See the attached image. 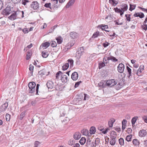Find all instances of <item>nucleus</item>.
<instances>
[{
  "mask_svg": "<svg viewBox=\"0 0 147 147\" xmlns=\"http://www.w3.org/2000/svg\"><path fill=\"white\" fill-rule=\"evenodd\" d=\"M40 144V142L38 141H36L34 144V147H38L39 145Z\"/></svg>",
  "mask_w": 147,
  "mask_h": 147,
  "instance_id": "55",
  "label": "nucleus"
},
{
  "mask_svg": "<svg viewBox=\"0 0 147 147\" xmlns=\"http://www.w3.org/2000/svg\"><path fill=\"white\" fill-rule=\"evenodd\" d=\"M115 121V120L114 119H111L108 122V125L110 127H111L113 126V123Z\"/></svg>",
  "mask_w": 147,
  "mask_h": 147,
  "instance_id": "23",
  "label": "nucleus"
},
{
  "mask_svg": "<svg viewBox=\"0 0 147 147\" xmlns=\"http://www.w3.org/2000/svg\"><path fill=\"white\" fill-rule=\"evenodd\" d=\"M61 80L63 83H64L67 82L68 80L67 77L66 75L63 74L61 75Z\"/></svg>",
  "mask_w": 147,
  "mask_h": 147,
  "instance_id": "11",
  "label": "nucleus"
},
{
  "mask_svg": "<svg viewBox=\"0 0 147 147\" xmlns=\"http://www.w3.org/2000/svg\"><path fill=\"white\" fill-rule=\"evenodd\" d=\"M103 82L105 83V82L104 81H102L98 84L99 86L101 88H102Z\"/></svg>",
  "mask_w": 147,
  "mask_h": 147,
  "instance_id": "63",
  "label": "nucleus"
},
{
  "mask_svg": "<svg viewBox=\"0 0 147 147\" xmlns=\"http://www.w3.org/2000/svg\"><path fill=\"white\" fill-rule=\"evenodd\" d=\"M129 5L130 7L129 8V10L130 11H132L136 7V5L130 4Z\"/></svg>",
  "mask_w": 147,
  "mask_h": 147,
  "instance_id": "35",
  "label": "nucleus"
},
{
  "mask_svg": "<svg viewBox=\"0 0 147 147\" xmlns=\"http://www.w3.org/2000/svg\"><path fill=\"white\" fill-rule=\"evenodd\" d=\"M9 114L7 113L6 115V119L7 121H9Z\"/></svg>",
  "mask_w": 147,
  "mask_h": 147,
  "instance_id": "60",
  "label": "nucleus"
},
{
  "mask_svg": "<svg viewBox=\"0 0 147 147\" xmlns=\"http://www.w3.org/2000/svg\"><path fill=\"white\" fill-rule=\"evenodd\" d=\"M146 131L144 129L140 130L139 132V136L141 137H144L147 134Z\"/></svg>",
  "mask_w": 147,
  "mask_h": 147,
  "instance_id": "12",
  "label": "nucleus"
},
{
  "mask_svg": "<svg viewBox=\"0 0 147 147\" xmlns=\"http://www.w3.org/2000/svg\"><path fill=\"white\" fill-rule=\"evenodd\" d=\"M47 86L48 88H49L52 89L53 87V82L51 81H48L47 83Z\"/></svg>",
  "mask_w": 147,
  "mask_h": 147,
  "instance_id": "20",
  "label": "nucleus"
},
{
  "mask_svg": "<svg viewBox=\"0 0 147 147\" xmlns=\"http://www.w3.org/2000/svg\"><path fill=\"white\" fill-rule=\"evenodd\" d=\"M22 31L24 34H26L28 32V30L27 28H24L23 29Z\"/></svg>",
  "mask_w": 147,
  "mask_h": 147,
  "instance_id": "64",
  "label": "nucleus"
},
{
  "mask_svg": "<svg viewBox=\"0 0 147 147\" xmlns=\"http://www.w3.org/2000/svg\"><path fill=\"white\" fill-rule=\"evenodd\" d=\"M39 86H40V85L38 84H37L36 86V95L39 94H38V90L39 87Z\"/></svg>",
  "mask_w": 147,
  "mask_h": 147,
  "instance_id": "51",
  "label": "nucleus"
},
{
  "mask_svg": "<svg viewBox=\"0 0 147 147\" xmlns=\"http://www.w3.org/2000/svg\"><path fill=\"white\" fill-rule=\"evenodd\" d=\"M29 88V93L34 94L35 92V87L36 86L35 83L34 82L29 83L28 85Z\"/></svg>",
  "mask_w": 147,
  "mask_h": 147,
  "instance_id": "3",
  "label": "nucleus"
},
{
  "mask_svg": "<svg viewBox=\"0 0 147 147\" xmlns=\"http://www.w3.org/2000/svg\"><path fill=\"white\" fill-rule=\"evenodd\" d=\"M11 14L10 16V20H13L16 19L17 16H20L19 15L22 14L21 17L23 18L24 17V13L23 11H15L14 10L11 11V9L10 7V14Z\"/></svg>",
  "mask_w": 147,
  "mask_h": 147,
  "instance_id": "1",
  "label": "nucleus"
},
{
  "mask_svg": "<svg viewBox=\"0 0 147 147\" xmlns=\"http://www.w3.org/2000/svg\"><path fill=\"white\" fill-rule=\"evenodd\" d=\"M45 70L44 69H42L38 72V74L39 75L41 76L45 75Z\"/></svg>",
  "mask_w": 147,
  "mask_h": 147,
  "instance_id": "45",
  "label": "nucleus"
},
{
  "mask_svg": "<svg viewBox=\"0 0 147 147\" xmlns=\"http://www.w3.org/2000/svg\"><path fill=\"white\" fill-rule=\"evenodd\" d=\"M132 137V135L131 134L127 136L126 138V140L127 142L130 141Z\"/></svg>",
  "mask_w": 147,
  "mask_h": 147,
  "instance_id": "38",
  "label": "nucleus"
},
{
  "mask_svg": "<svg viewBox=\"0 0 147 147\" xmlns=\"http://www.w3.org/2000/svg\"><path fill=\"white\" fill-rule=\"evenodd\" d=\"M69 35L71 38L74 39L78 37V34L75 32H73L69 33Z\"/></svg>",
  "mask_w": 147,
  "mask_h": 147,
  "instance_id": "16",
  "label": "nucleus"
},
{
  "mask_svg": "<svg viewBox=\"0 0 147 147\" xmlns=\"http://www.w3.org/2000/svg\"><path fill=\"white\" fill-rule=\"evenodd\" d=\"M144 66H140V67L139 68V69L138 70L137 72V75L139 76H140L141 75V73L142 72V71H143L144 70Z\"/></svg>",
  "mask_w": 147,
  "mask_h": 147,
  "instance_id": "17",
  "label": "nucleus"
},
{
  "mask_svg": "<svg viewBox=\"0 0 147 147\" xmlns=\"http://www.w3.org/2000/svg\"><path fill=\"white\" fill-rule=\"evenodd\" d=\"M50 43L49 42H46L42 44V46L45 47V49L48 48L50 45Z\"/></svg>",
  "mask_w": 147,
  "mask_h": 147,
  "instance_id": "30",
  "label": "nucleus"
},
{
  "mask_svg": "<svg viewBox=\"0 0 147 147\" xmlns=\"http://www.w3.org/2000/svg\"><path fill=\"white\" fill-rule=\"evenodd\" d=\"M121 9H119L117 7L114 8L115 11L117 13H120V15L121 16L123 14L124 12L127 10L128 9L127 5L125 4H122L121 5Z\"/></svg>",
  "mask_w": 147,
  "mask_h": 147,
  "instance_id": "2",
  "label": "nucleus"
},
{
  "mask_svg": "<svg viewBox=\"0 0 147 147\" xmlns=\"http://www.w3.org/2000/svg\"><path fill=\"white\" fill-rule=\"evenodd\" d=\"M30 7L34 9H37L39 7V4L37 1H34L31 4Z\"/></svg>",
  "mask_w": 147,
  "mask_h": 147,
  "instance_id": "7",
  "label": "nucleus"
},
{
  "mask_svg": "<svg viewBox=\"0 0 147 147\" xmlns=\"http://www.w3.org/2000/svg\"><path fill=\"white\" fill-rule=\"evenodd\" d=\"M63 73H62V72L60 71H59L57 72L56 74V79H58L59 76L60 75L61 76V75L63 74Z\"/></svg>",
  "mask_w": 147,
  "mask_h": 147,
  "instance_id": "42",
  "label": "nucleus"
},
{
  "mask_svg": "<svg viewBox=\"0 0 147 147\" xmlns=\"http://www.w3.org/2000/svg\"><path fill=\"white\" fill-rule=\"evenodd\" d=\"M42 56L43 58H46L49 55L48 52L47 51H42Z\"/></svg>",
  "mask_w": 147,
  "mask_h": 147,
  "instance_id": "33",
  "label": "nucleus"
},
{
  "mask_svg": "<svg viewBox=\"0 0 147 147\" xmlns=\"http://www.w3.org/2000/svg\"><path fill=\"white\" fill-rule=\"evenodd\" d=\"M84 53V48L83 47H81L78 49L76 53V58L79 59Z\"/></svg>",
  "mask_w": 147,
  "mask_h": 147,
  "instance_id": "5",
  "label": "nucleus"
},
{
  "mask_svg": "<svg viewBox=\"0 0 147 147\" xmlns=\"http://www.w3.org/2000/svg\"><path fill=\"white\" fill-rule=\"evenodd\" d=\"M71 4H71V3L69 2L67 3L65 7L66 8H69L70 6L72 5Z\"/></svg>",
  "mask_w": 147,
  "mask_h": 147,
  "instance_id": "62",
  "label": "nucleus"
},
{
  "mask_svg": "<svg viewBox=\"0 0 147 147\" xmlns=\"http://www.w3.org/2000/svg\"><path fill=\"white\" fill-rule=\"evenodd\" d=\"M58 44H60L63 42V39L61 36L57 37L56 38Z\"/></svg>",
  "mask_w": 147,
  "mask_h": 147,
  "instance_id": "28",
  "label": "nucleus"
},
{
  "mask_svg": "<svg viewBox=\"0 0 147 147\" xmlns=\"http://www.w3.org/2000/svg\"><path fill=\"white\" fill-rule=\"evenodd\" d=\"M107 60H111L114 62H116L118 61V59L113 56H111L107 57Z\"/></svg>",
  "mask_w": 147,
  "mask_h": 147,
  "instance_id": "19",
  "label": "nucleus"
},
{
  "mask_svg": "<svg viewBox=\"0 0 147 147\" xmlns=\"http://www.w3.org/2000/svg\"><path fill=\"white\" fill-rule=\"evenodd\" d=\"M109 3L114 6H116L118 3V1L115 0H109Z\"/></svg>",
  "mask_w": 147,
  "mask_h": 147,
  "instance_id": "21",
  "label": "nucleus"
},
{
  "mask_svg": "<svg viewBox=\"0 0 147 147\" xmlns=\"http://www.w3.org/2000/svg\"><path fill=\"white\" fill-rule=\"evenodd\" d=\"M134 16L135 17H139L140 18H142L144 17V14L142 12L138 13H135Z\"/></svg>",
  "mask_w": 147,
  "mask_h": 147,
  "instance_id": "18",
  "label": "nucleus"
},
{
  "mask_svg": "<svg viewBox=\"0 0 147 147\" xmlns=\"http://www.w3.org/2000/svg\"><path fill=\"white\" fill-rule=\"evenodd\" d=\"M100 142V139L98 138H96L95 140L94 144H96V145H98L99 143Z\"/></svg>",
  "mask_w": 147,
  "mask_h": 147,
  "instance_id": "52",
  "label": "nucleus"
},
{
  "mask_svg": "<svg viewBox=\"0 0 147 147\" xmlns=\"http://www.w3.org/2000/svg\"><path fill=\"white\" fill-rule=\"evenodd\" d=\"M100 35V32L99 31H97L95 32L93 34L92 37V38H96L98 36Z\"/></svg>",
  "mask_w": 147,
  "mask_h": 147,
  "instance_id": "32",
  "label": "nucleus"
},
{
  "mask_svg": "<svg viewBox=\"0 0 147 147\" xmlns=\"http://www.w3.org/2000/svg\"><path fill=\"white\" fill-rule=\"evenodd\" d=\"M51 46L53 47H56L57 46L56 42L55 41H52L51 44Z\"/></svg>",
  "mask_w": 147,
  "mask_h": 147,
  "instance_id": "50",
  "label": "nucleus"
},
{
  "mask_svg": "<svg viewBox=\"0 0 147 147\" xmlns=\"http://www.w3.org/2000/svg\"><path fill=\"white\" fill-rule=\"evenodd\" d=\"M117 83L114 79L108 80L105 83L106 85L107 86L110 87L114 86Z\"/></svg>",
  "mask_w": 147,
  "mask_h": 147,
  "instance_id": "6",
  "label": "nucleus"
},
{
  "mask_svg": "<svg viewBox=\"0 0 147 147\" xmlns=\"http://www.w3.org/2000/svg\"><path fill=\"white\" fill-rule=\"evenodd\" d=\"M86 141V139L82 137L79 141L81 145H84Z\"/></svg>",
  "mask_w": 147,
  "mask_h": 147,
  "instance_id": "29",
  "label": "nucleus"
},
{
  "mask_svg": "<svg viewBox=\"0 0 147 147\" xmlns=\"http://www.w3.org/2000/svg\"><path fill=\"white\" fill-rule=\"evenodd\" d=\"M69 67V64L68 63H65L62 66V69L63 70H65L68 68Z\"/></svg>",
  "mask_w": 147,
  "mask_h": 147,
  "instance_id": "31",
  "label": "nucleus"
},
{
  "mask_svg": "<svg viewBox=\"0 0 147 147\" xmlns=\"http://www.w3.org/2000/svg\"><path fill=\"white\" fill-rule=\"evenodd\" d=\"M133 143L135 146H138L140 144L139 141L136 139L133 140Z\"/></svg>",
  "mask_w": 147,
  "mask_h": 147,
  "instance_id": "27",
  "label": "nucleus"
},
{
  "mask_svg": "<svg viewBox=\"0 0 147 147\" xmlns=\"http://www.w3.org/2000/svg\"><path fill=\"white\" fill-rule=\"evenodd\" d=\"M81 132L83 135L88 136L89 135L88 131V130L86 129H84L81 131Z\"/></svg>",
  "mask_w": 147,
  "mask_h": 147,
  "instance_id": "25",
  "label": "nucleus"
},
{
  "mask_svg": "<svg viewBox=\"0 0 147 147\" xmlns=\"http://www.w3.org/2000/svg\"><path fill=\"white\" fill-rule=\"evenodd\" d=\"M11 1L14 4H18L20 2L21 0H11Z\"/></svg>",
  "mask_w": 147,
  "mask_h": 147,
  "instance_id": "53",
  "label": "nucleus"
},
{
  "mask_svg": "<svg viewBox=\"0 0 147 147\" xmlns=\"http://www.w3.org/2000/svg\"><path fill=\"white\" fill-rule=\"evenodd\" d=\"M32 55V54L29 52H28L26 55V59L28 60L30 59Z\"/></svg>",
  "mask_w": 147,
  "mask_h": 147,
  "instance_id": "41",
  "label": "nucleus"
},
{
  "mask_svg": "<svg viewBox=\"0 0 147 147\" xmlns=\"http://www.w3.org/2000/svg\"><path fill=\"white\" fill-rule=\"evenodd\" d=\"M34 67L33 65L31 64H30L29 65V69L31 71V73H32Z\"/></svg>",
  "mask_w": 147,
  "mask_h": 147,
  "instance_id": "47",
  "label": "nucleus"
},
{
  "mask_svg": "<svg viewBox=\"0 0 147 147\" xmlns=\"http://www.w3.org/2000/svg\"><path fill=\"white\" fill-rule=\"evenodd\" d=\"M75 142V141L73 140L71 141H70L69 142V144L70 145L72 146Z\"/></svg>",
  "mask_w": 147,
  "mask_h": 147,
  "instance_id": "58",
  "label": "nucleus"
},
{
  "mask_svg": "<svg viewBox=\"0 0 147 147\" xmlns=\"http://www.w3.org/2000/svg\"><path fill=\"white\" fill-rule=\"evenodd\" d=\"M90 134H94L95 133L96 131V128L93 126L91 127L90 130Z\"/></svg>",
  "mask_w": 147,
  "mask_h": 147,
  "instance_id": "24",
  "label": "nucleus"
},
{
  "mask_svg": "<svg viewBox=\"0 0 147 147\" xmlns=\"http://www.w3.org/2000/svg\"><path fill=\"white\" fill-rule=\"evenodd\" d=\"M81 134L79 132H75L73 135L74 138L76 140H78L81 137Z\"/></svg>",
  "mask_w": 147,
  "mask_h": 147,
  "instance_id": "14",
  "label": "nucleus"
},
{
  "mask_svg": "<svg viewBox=\"0 0 147 147\" xmlns=\"http://www.w3.org/2000/svg\"><path fill=\"white\" fill-rule=\"evenodd\" d=\"M138 118V117H135L132 118L131 122L132 124V125H134L136 123V121L137 120Z\"/></svg>",
  "mask_w": 147,
  "mask_h": 147,
  "instance_id": "36",
  "label": "nucleus"
},
{
  "mask_svg": "<svg viewBox=\"0 0 147 147\" xmlns=\"http://www.w3.org/2000/svg\"><path fill=\"white\" fill-rule=\"evenodd\" d=\"M119 144L121 146H123L124 145V140L122 138H120L119 140Z\"/></svg>",
  "mask_w": 147,
  "mask_h": 147,
  "instance_id": "37",
  "label": "nucleus"
},
{
  "mask_svg": "<svg viewBox=\"0 0 147 147\" xmlns=\"http://www.w3.org/2000/svg\"><path fill=\"white\" fill-rule=\"evenodd\" d=\"M68 63L70 64L71 67H73V66L74 61L72 59H68L67 60Z\"/></svg>",
  "mask_w": 147,
  "mask_h": 147,
  "instance_id": "39",
  "label": "nucleus"
},
{
  "mask_svg": "<svg viewBox=\"0 0 147 147\" xmlns=\"http://www.w3.org/2000/svg\"><path fill=\"white\" fill-rule=\"evenodd\" d=\"M126 69L129 74L127 77L128 78H129L130 76L132 75L131 69L128 66L126 67Z\"/></svg>",
  "mask_w": 147,
  "mask_h": 147,
  "instance_id": "26",
  "label": "nucleus"
},
{
  "mask_svg": "<svg viewBox=\"0 0 147 147\" xmlns=\"http://www.w3.org/2000/svg\"><path fill=\"white\" fill-rule=\"evenodd\" d=\"M127 122L126 120L124 119L122 121V125H126Z\"/></svg>",
  "mask_w": 147,
  "mask_h": 147,
  "instance_id": "61",
  "label": "nucleus"
},
{
  "mask_svg": "<svg viewBox=\"0 0 147 147\" xmlns=\"http://www.w3.org/2000/svg\"><path fill=\"white\" fill-rule=\"evenodd\" d=\"M98 27L100 28L101 27H103L104 28H101L102 30H105V29H107L109 28L108 26L107 25L103 24L99 25L98 26Z\"/></svg>",
  "mask_w": 147,
  "mask_h": 147,
  "instance_id": "22",
  "label": "nucleus"
},
{
  "mask_svg": "<svg viewBox=\"0 0 147 147\" xmlns=\"http://www.w3.org/2000/svg\"><path fill=\"white\" fill-rule=\"evenodd\" d=\"M105 66V64L104 62H102L99 63V69Z\"/></svg>",
  "mask_w": 147,
  "mask_h": 147,
  "instance_id": "44",
  "label": "nucleus"
},
{
  "mask_svg": "<svg viewBox=\"0 0 147 147\" xmlns=\"http://www.w3.org/2000/svg\"><path fill=\"white\" fill-rule=\"evenodd\" d=\"M51 3H47L45 4L44 6L47 8H49L50 10H51Z\"/></svg>",
  "mask_w": 147,
  "mask_h": 147,
  "instance_id": "34",
  "label": "nucleus"
},
{
  "mask_svg": "<svg viewBox=\"0 0 147 147\" xmlns=\"http://www.w3.org/2000/svg\"><path fill=\"white\" fill-rule=\"evenodd\" d=\"M138 8L139 9H141L143 11L147 13V9H146L140 7H138Z\"/></svg>",
  "mask_w": 147,
  "mask_h": 147,
  "instance_id": "57",
  "label": "nucleus"
},
{
  "mask_svg": "<svg viewBox=\"0 0 147 147\" xmlns=\"http://www.w3.org/2000/svg\"><path fill=\"white\" fill-rule=\"evenodd\" d=\"M81 82H82L81 81H80L79 82H76L74 86L75 88H76L78 87L80 84L81 83Z\"/></svg>",
  "mask_w": 147,
  "mask_h": 147,
  "instance_id": "56",
  "label": "nucleus"
},
{
  "mask_svg": "<svg viewBox=\"0 0 147 147\" xmlns=\"http://www.w3.org/2000/svg\"><path fill=\"white\" fill-rule=\"evenodd\" d=\"M29 1L28 0H22V4L25 5L27 3L29 2Z\"/></svg>",
  "mask_w": 147,
  "mask_h": 147,
  "instance_id": "54",
  "label": "nucleus"
},
{
  "mask_svg": "<svg viewBox=\"0 0 147 147\" xmlns=\"http://www.w3.org/2000/svg\"><path fill=\"white\" fill-rule=\"evenodd\" d=\"M25 115V112H23L21 113L20 115V119L22 120Z\"/></svg>",
  "mask_w": 147,
  "mask_h": 147,
  "instance_id": "46",
  "label": "nucleus"
},
{
  "mask_svg": "<svg viewBox=\"0 0 147 147\" xmlns=\"http://www.w3.org/2000/svg\"><path fill=\"white\" fill-rule=\"evenodd\" d=\"M78 77V74L75 71L72 73L71 75V78L74 81L77 80Z\"/></svg>",
  "mask_w": 147,
  "mask_h": 147,
  "instance_id": "9",
  "label": "nucleus"
},
{
  "mask_svg": "<svg viewBox=\"0 0 147 147\" xmlns=\"http://www.w3.org/2000/svg\"><path fill=\"white\" fill-rule=\"evenodd\" d=\"M109 130V129H108V128H107L105 130H103L102 131V133L104 134H106L107 133V132Z\"/></svg>",
  "mask_w": 147,
  "mask_h": 147,
  "instance_id": "59",
  "label": "nucleus"
},
{
  "mask_svg": "<svg viewBox=\"0 0 147 147\" xmlns=\"http://www.w3.org/2000/svg\"><path fill=\"white\" fill-rule=\"evenodd\" d=\"M131 14H126L125 15V17L126 18V20H127V21H128L129 22L131 20Z\"/></svg>",
  "mask_w": 147,
  "mask_h": 147,
  "instance_id": "40",
  "label": "nucleus"
},
{
  "mask_svg": "<svg viewBox=\"0 0 147 147\" xmlns=\"http://www.w3.org/2000/svg\"><path fill=\"white\" fill-rule=\"evenodd\" d=\"M116 138L115 136H113L111 137V140L110 142V143L112 146L114 145L116 143Z\"/></svg>",
  "mask_w": 147,
  "mask_h": 147,
  "instance_id": "15",
  "label": "nucleus"
},
{
  "mask_svg": "<svg viewBox=\"0 0 147 147\" xmlns=\"http://www.w3.org/2000/svg\"><path fill=\"white\" fill-rule=\"evenodd\" d=\"M2 14L5 16H7L9 14V7H8V5L3 10Z\"/></svg>",
  "mask_w": 147,
  "mask_h": 147,
  "instance_id": "10",
  "label": "nucleus"
},
{
  "mask_svg": "<svg viewBox=\"0 0 147 147\" xmlns=\"http://www.w3.org/2000/svg\"><path fill=\"white\" fill-rule=\"evenodd\" d=\"M51 10L50 11L52 12L55 11V9H57L59 7L58 4V0H51Z\"/></svg>",
  "mask_w": 147,
  "mask_h": 147,
  "instance_id": "4",
  "label": "nucleus"
},
{
  "mask_svg": "<svg viewBox=\"0 0 147 147\" xmlns=\"http://www.w3.org/2000/svg\"><path fill=\"white\" fill-rule=\"evenodd\" d=\"M8 106V103L7 102L5 103L0 107V111L1 112L5 110Z\"/></svg>",
  "mask_w": 147,
  "mask_h": 147,
  "instance_id": "13",
  "label": "nucleus"
},
{
  "mask_svg": "<svg viewBox=\"0 0 147 147\" xmlns=\"http://www.w3.org/2000/svg\"><path fill=\"white\" fill-rule=\"evenodd\" d=\"M122 85H121L120 83H118L116 86L117 90H119L120 89L122 88Z\"/></svg>",
  "mask_w": 147,
  "mask_h": 147,
  "instance_id": "48",
  "label": "nucleus"
},
{
  "mask_svg": "<svg viewBox=\"0 0 147 147\" xmlns=\"http://www.w3.org/2000/svg\"><path fill=\"white\" fill-rule=\"evenodd\" d=\"M142 29L145 30H147V25L146 24H144L143 23V25L142 26Z\"/></svg>",
  "mask_w": 147,
  "mask_h": 147,
  "instance_id": "49",
  "label": "nucleus"
},
{
  "mask_svg": "<svg viewBox=\"0 0 147 147\" xmlns=\"http://www.w3.org/2000/svg\"><path fill=\"white\" fill-rule=\"evenodd\" d=\"M110 44V43L105 41V42L102 44V45L104 48H105L108 46Z\"/></svg>",
  "mask_w": 147,
  "mask_h": 147,
  "instance_id": "43",
  "label": "nucleus"
},
{
  "mask_svg": "<svg viewBox=\"0 0 147 147\" xmlns=\"http://www.w3.org/2000/svg\"><path fill=\"white\" fill-rule=\"evenodd\" d=\"M124 68V65L122 63L119 64L117 67L118 71L120 73H122L123 72Z\"/></svg>",
  "mask_w": 147,
  "mask_h": 147,
  "instance_id": "8",
  "label": "nucleus"
}]
</instances>
